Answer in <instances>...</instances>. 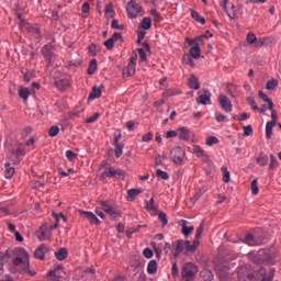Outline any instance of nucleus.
Masks as SVG:
<instances>
[{
  "label": "nucleus",
  "instance_id": "obj_1",
  "mask_svg": "<svg viewBox=\"0 0 281 281\" xmlns=\"http://www.w3.org/2000/svg\"><path fill=\"white\" fill-rule=\"evenodd\" d=\"M13 267L20 273H30L31 276H36V272L30 270V255L24 248H15L13 251Z\"/></svg>",
  "mask_w": 281,
  "mask_h": 281
},
{
  "label": "nucleus",
  "instance_id": "obj_2",
  "mask_svg": "<svg viewBox=\"0 0 281 281\" xmlns=\"http://www.w3.org/2000/svg\"><path fill=\"white\" fill-rule=\"evenodd\" d=\"M101 210L105 212V214H109L113 221H119V218H122V211H120L117 207L113 206V203L111 201H100Z\"/></svg>",
  "mask_w": 281,
  "mask_h": 281
},
{
  "label": "nucleus",
  "instance_id": "obj_3",
  "mask_svg": "<svg viewBox=\"0 0 281 281\" xmlns=\"http://www.w3.org/2000/svg\"><path fill=\"white\" fill-rule=\"evenodd\" d=\"M248 258L252 260L256 265H262L263 262H269L271 260V252L269 249H262L259 250L258 254L254 255V252H250L248 255Z\"/></svg>",
  "mask_w": 281,
  "mask_h": 281
},
{
  "label": "nucleus",
  "instance_id": "obj_4",
  "mask_svg": "<svg viewBox=\"0 0 281 281\" xmlns=\"http://www.w3.org/2000/svg\"><path fill=\"white\" fill-rule=\"evenodd\" d=\"M121 179L122 181H124L125 177H126V172L122 169H115L113 167H106L104 169V171L101 173V179Z\"/></svg>",
  "mask_w": 281,
  "mask_h": 281
},
{
  "label": "nucleus",
  "instance_id": "obj_5",
  "mask_svg": "<svg viewBox=\"0 0 281 281\" xmlns=\"http://www.w3.org/2000/svg\"><path fill=\"white\" fill-rule=\"evenodd\" d=\"M196 273H199V268L192 262L186 263L182 268L183 281H193Z\"/></svg>",
  "mask_w": 281,
  "mask_h": 281
},
{
  "label": "nucleus",
  "instance_id": "obj_6",
  "mask_svg": "<svg viewBox=\"0 0 281 281\" xmlns=\"http://www.w3.org/2000/svg\"><path fill=\"white\" fill-rule=\"evenodd\" d=\"M143 11L144 8H142L135 0H131L126 5V12L130 19H137Z\"/></svg>",
  "mask_w": 281,
  "mask_h": 281
},
{
  "label": "nucleus",
  "instance_id": "obj_7",
  "mask_svg": "<svg viewBox=\"0 0 281 281\" xmlns=\"http://www.w3.org/2000/svg\"><path fill=\"white\" fill-rule=\"evenodd\" d=\"M170 157L177 166H181L183 164V158L186 157V151H183V148L176 147L172 148L170 151Z\"/></svg>",
  "mask_w": 281,
  "mask_h": 281
},
{
  "label": "nucleus",
  "instance_id": "obj_8",
  "mask_svg": "<svg viewBox=\"0 0 281 281\" xmlns=\"http://www.w3.org/2000/svg\"><path fill=\"white\" fill-rule=\"evenodd\" d=\"M244 243L249 245V247H258L262 243V237L258 236L257 233L247 234L245 236Z\"/></svg>",
  "mask_w": 281,
  "mask_h": 281
},
{
  "label": "nucleus",
  "instance_id": "obj_9",
  "mask_svg": "<svg viewBox=\"0 0 281 281\" xmlns=\"http://www.w3.org/2000/svg\"><path fill=\"white\" fill-rule=\"evenodd\" d=\"M218 102L223 111H225L226 113H232L234 106L232 105V101L229 100V98H227V95L220 94Z\"/></svg>",
  "mask_w": 281,
  "mask_h": 281
},
{
  "label": "nucleus",
  "instance_id": "obj_10",
  "mask_svg": "<svg viewBox=\"0 0 281 281\" xmlns=\"http://www.w3.org/2000/svg\"><path fill=\"white\" fill-rule=\"evenodd\" d=\"M65 271L63 270V266H57L54 270H50L48 273L49 281H63V274Z\"/></svg>",
  "mask_w": 281,
  "mask_h": 281
},
{
  "label": "nucleus",
  "instance_id": "obj_11",
  "mask_svg": "<svg viewBox=\"0 0 281 281\" xmlns=\"http://www.w3.org/2000/svg\"><path fill=\"white\" fill-rule=\"evenodd\" d=\"M257 276L259 278H262L261 281H273V276H276V270L271 269L269 270V272L267 273V269L265 268H260L258 271H257Z\"/></svg>",
  "mask_w": 281,
  "mask_h": 281
},
{
  "label": "nucleus",
  "instance_id": "obj_12",
  "mask_svg": "<svg viewBox=\"0 0 281 281\" xmlns=\"http://www.w3.org/2000/svg\"><path fill=\"white\" fill-rule=\"evenodd\" d=\"M42 54H43L45 60H47L48 65H52V58H54V45L46 44L42 48Z\"/></svg>",
  "mask_w": 281,
  "mask_h": 281
},
{
  "label": "nucleus",
  "instance_id": "obj_13",
  "mask_svg": "<svg viewBox=\"0 0 281 281\" xmlns=\"http://www.w3.org/2000/svg\"><path fill=\"white\" fill-rule=\"evenodd\" d=\"M196 102L198 104H203L204 106L212 104V92L204 90V93L196 98Z\"/></svg>",
  "mask_w": 281,
  "mask_h": 281
},
{
  "label": "nucleus",
  "instance_id": "obj_14",
  "mask_svg": "<svg viewBox=\"0 0 281 281\" xmlns=\"http://www.w3.org/2000/svg\"><path fill=\"white\" fill-rule=\"evenodd\" d=\"M247 43L254 45V47H262L265 45V40L259 38L254 33L247 34Z\"/></svg>",
  "mask_w": 281,
  "mask_h": 281
},
{
  "label": "nucleus",
  "instance_id": "obj_15",
  "mask_svg": "<svg viewBox=\"0 0 281 281\" xmlns=\"http://www.w3.org/2000/svg\"><path fill=\"white\" fill-rule=\"evenodd\" d=\"M179 225H180L181 232H182L183 236H186V238H188V236H190V234H192V232H194V227L192 225H190V222H188L186 220H181L179 222Z\"/></svg>",
  "mask_w": 281,
  "mask_h": 281
},
{
  "label": "nucleus",
  "instance_id": "obj_16",
  "mask_svg": "<svg viewBox=\"0 0 281 281\" xmlns=\"http://www.w3.org/2000/svg\"><path fill=\"white\" fill-rule=\"evenodd\" d=\"M80 216H83V218H88L91 225H100V220L98 216L93 214V212L89 211H79Z\"/></svg>",
  "mask_w": 281,
  "mask_h": 281
},
{
  "label": "nucleus",
  "instance_id": "obj_17",
  "mask_svg": "<svg viewBox=\"0 0 281 281\" xmlns=\"http://www.w3.org/2000/svg\"><path fill=\"white\" fill-rule=\"evenodd\" d=\"M55 87H57L59 91H67V89L71 87V80L69 78L56 80Z\"/></svg>",
  "mask_w": 281,
  "mask_h": 281
},
{
  "label": "nucleus",
  "instance_id": "obj_18",
  "mask_svg": "<svg viewBox=\"0 0 281 281\" xmlns=\"http://www.w3.org/2000/svg\"><path fill=\"white\" fill-rule=\"evenodd\" d=\"M192 136V132L188 127L178 128V137L183 142H190V137Z\"/></svg>",
  "mask_w": 281,
  "mask_h": 281
},
{
  "label": "nucleus",
  "instance_id": "obj_19",
  "mask_svg": "<svg viewBox=\"0 0 281 281\" xmlns=\"http://www.w3.org/2000/svg\"><path fill=\"white\" fill-rule=\"evenodd\" d=\"M193 153L194 155H196V157H200L203 161H210V156L207 155V153H205V150H203V148H201V146L199 145L193 146Z\"/></svg>",
  "mask_w": 281,
  "mask_h": 281
},
{
  "label": "nucleus",
  "instance_id": "obj_20",
  "mask_svg": "<svg viewBox=\"0 0 281 281\" xmlns=\"http://www.w3.org/2000/svg\"><path fill=\"white\" fill-rule=\"evenodd\" d=\"M45 254H47V246L41 244L34 252L35 258L38 260H45Z\"/></svg>",
  "mask_w": 281,
  "mask_h": 281
},
{
  "label": "nucleus",
  "instance_id": "obj_21",
  "mask_svg": "<svg viewBox=\"0 0 281 281\" xmlns=\"http://www.w3.org/2000/svg\"><path fill=\"white\" fill-rule=\"evenodd\" d=\"M205 38H207V35H199L195 38H186V43H188V45L192 46V45H198L201 47V43H203L205 41Z\"/></svg>",
  "mask_w": 281,
  "mask_h": 281
},
{
  "label": "nucleus",
  "instance_id": "obj_22",
  "mask_svg": "<svg viewBox=\"0 0 281 281\" xmlns=\"http://www.w3.org/2000/svg\"><path fill=\"white\" fill-rule=\"evenodd\" d=\"M199 247V240H193V243H191L190 240H186L184 241V249L186 251H196Z\"/></svg>",
  "mask_w": 281,
  "mask_h": 281
},
{
  "label": "nucleus",
  "instance_id": "obj_23",
  "mask_svg": "<svg viewBox=\"0 0 281 281\" xmlns=\"http://www.w3.org/2000/svg\"><path fill=\"white\" fill-rule=\"evenodd\" d=\"M190 56H191V58L199 60V58H201V46L193 45V47H191V49H190Z\"/></svg>",
  "mask_w": 281,
  "mask_h": 281
},
{
  "label": "nucleus",
  "instance_id": "obj_24",
  "mask_svg": "<svg viewBox=\"0 0 281 281\" xmlns=\"http://www.w3.org/2000/svg\"><path fill=\"white\" fill-rule=\"evenodd\" d=\"M276 121H269L266 125V137L267 139H271L273 135V126H276Z\"/></svg>",
  "mask_w": 281,
  "mask_h": 281
},
{
  "label": "nucleus",
  "instance_id": "obj_25",
  "mask_svg": "<svg viewBox=\"0 0 281 281\" xmlns=\"http://www.w3.org/2000/svg\"><path fill=\"white\" fill-rule=\"evenodd\" d=\"M259 98H261L263 102H268V109L273 111V101L262 90L259 91Z\"/></svg>",
  "mask_w": 281,
  "mask_h": 281
},
{
  "label": "nucleus",
  "instance_id": "obj_26",
  "mask_svg": "<svg viewBox=\"0 0 281 281\" xmlns=\"http://www.w3.org/2000/svg\"><path fill=\"white\" fill-rule=\"evenodd\" d=\"M189 87H190V89H195V90L201 89V83L199 82V79L196 77H194V75H192L189 78Z\"/></svg>",
  "mask_w": 281,
  "mask_h": 281
},
{
  "label": "nucleus",
  "instance_id": "obj_27",
  "mask_svg": "<svg viewBox=\"0 0 281 281\" xmlns=\"http://www.w3.org/2000/svg\"><path fill=\"white\" fill-rule=\"evenodd\" d=\"M102 97V88L93 87L92 91L90 92L89 99L95 100Z\"/></svg>",
  "mask_w": 281,
  "mask_h": 281
},
{
  "label": "nucleus",
  "instance_id": "obj_28",
  "mask_svg": "<svg viewBox=\"0 0 281 281\" xmlns=\"http://www.w3.org/2000/svg\"><path fill=\"white\" fill-rule=\"evenodd\" d=\"M257 164L259 166H267L269 164V157L265 153H260L257 157Z\"/></svg>",
  "mask_w": 281,
  "mask_h": 281
},
{
  "label": "nucleus",
  "instance_id": "obj_29",
  "mask_svg": "<svg viewBox=\"0 0 281 281\" xmlns=\"http://www.w3.org/2000/svg\"><path fill=\"white\" fill-rule=\"evenodd\" d=\"M147 273L150 276L157 273V261L156 260H150L147 265Z\"/></svg>",
  "mask_w": 281,
  "mask_h": 281
},
{
  "label": "nucleus",
  "instance_id": "obj_30",
  "mask_svg": "<svg viewBox=\"0 0 281 281\" xmlns=\"http://www.w3.org/2000/svg\"><path fill=\"white\" fill-rule=\"evenodd\" d=\"M14 172H15L14 167H10V164H7L4 169L5 179H12L14 177Z\"/></svg>",
  "mask_w": 281,
  "mask_h": 281
},
{
  "label": "nucleus",
  "instance_id": "obj_31",
  "mask_svg": "<svg viewBox=\"0 0 281 281\" xmlns=\"http://www.w3.org/2000/svg\"><path fill=\"white\" fill-rule=\"evenodd\" d=\"M190 12L194 21H196L198 23H201V25H205V18L201 16V14H199V12L194 10H190Z\"/></svg>",
  "mask_w": 281,
  "mask_h": 281
},
{
  "label": "nucleus",
  "instance_id": "obj_32",
  "mask_svg": "<svg viewBox=\"0 0 281 281\" xmlns=\"http://www.w3.org/2000/svg\"><path fill=\"white\" fill-rule=\"evenodd\" d=\"M186 250V246H184V241L179 239L176 241V252L175 256H179L181 254V251Z\"/></svg>",
  "mask_w": 281,
  "mask_h": 281
},
{
  "label": "nucleus",
  "instance_id": "obj_33",
  "mask_svg": "<svg viewBox=\"0 0 281 281\" xmlns=\"http://www.w3.org/2000/svg\"><path fill=\"white\" fill-rule=\"evenodd\" d=\"M95 71H98V60L92 59L89 64L88 75L93 76V74H95Z\"/></svg>",
  "mask_w": 281,
  "mask_h": 281
},
{
  "label": "nucleus",
  "instance_id": "obj_34",
  "mask_svg": "<svg viewBox=\"0 0 281 281\" xmlns=\"http://www.w3.org/2000/svg\"><path fill=\"white\" fill-rule=\"evenodd\" d=\"M150 15L153 16L154 23H161V21H164V18H161V13L155 9L150 11Z\"/></svg>",
  "mask_w": 281,
  "mask_h": 281
},
{
  "label": "nucleus",
  "instance_id": "obj_35",
  "mask_svg": "<svg viewBox=\"0 0 281 281\" xmlns=\"http://www.w3.org/2000/svg\"><path fill=\"white\" fill-rule=\"evenodd\" d=\"M68 252L65 248H60L58 251L55 252V257L57 260H66Z\"/></svg>",
  "mask_w": 281,
  "mask_h": 281
},
{
  "label": "nucleus",
  "instance_id": "obj_36",
  "mask_svg": "<svg viewBox=\"0 0 281 281\" xmlns=\"http://www.w3.org/2000/svg\"><path fill=\"white\" fill-rule=\"evenodd\" d=\"M31 94H32V91H30V89L27 88H21L19 90V95L20 98H22V100H27Z\"/></svg>",
  "mask_w": 281,
  "mask_h": 281
},
{
  "label": "nucleus",
  "instance_id": "obj_37",
  "mask_svg": "<svg viewBox=\"0 0 281 281\" xmlns=\"http://www.w3.org/2000/svg\"><path fill=\"white\" fill-rule=\"evenodd\" d=\"M138 194H142V189H130L127 191V196L132 200L128 201H134L135 196H138Z\"/></svg>",
  "mask_w": 281,
  "mask_h": 281
},
{
  "label": "nucleus",
  "instance_id": "obj_38",
  "mask_svg": "<svg viewBox=\"0 0 281 281\" xmlns=\"http://www.w3.org/2000/svg\"><path fill=\"white\" fill-rule=\"evenodd\" d=\"M114 148L115 157L120 159L124 155V144L114 145Z\"/></svg>",
  "mask_w": 281,
  "mask_h": 281
},
{
  "label": "nucleus",
  "instance_id": "obj_39",
  "mask_svg": "<svg viewBox=\"0 0 281 281\" xmlns=\"http://www.w3.org/2000/svg\"><path fill=\"white\" fill-rule=\"evenodd\" d=\"M156 177L158 179H162L164 181H168V179H170V175H168V172H166L161 169L156 170Z\"/></svg>",
  "mask_w": 281,
  "mask_h": 281
},
{
  "label": "nucleus",
  "instance_id": "obj_40",
  "mask_svg": "<svg viewBox=\"0 0 281 281\" xmlns=\"http://www.w3.org/2000/svg\"><path fill=\"white\" fill-rule=\"evenodd\" d=\"M140 25L143 30H150V27H153V20H150V18H144Z\"/></svg>",
  "mask_w": 281,
  "mask_h": 281
},
{
  "label": "nucleus",
  "instance_id": "obj_41",
  "mask_svg": "<svg viewBox=\"0 0 281 281\" xmlns=\"http://www.w3.org/2000/svg\"><path fill=\"white\" fill-rule=\"evenodd\" d=\"M58 175H60V177H69V175H74V172H76V170H74V168H69L68 171H64L63 167H59L57 169Z\"/></svg>",
  "mask_w": 281,
  "mask_h": 281
},
{
  "label": "nucleus",
  "instance_id": "obj_42",
  "mask_svg": "<svg viewBox=\"0 0 281 281\" xmlns=\"http://www.w3.org/2000/svg\"><path fill=\"white\" fill-rule=\"evenodd\" d=\"M277 87H278V79H271L266 85V89H268V91H273Z\"/></svg>",
  "mask_w": 281,
  "mask_h": 281
},
{
  "label": "nucleus",
  "instance_id": "obj_43",
  "mask_svg": "<svg viewBox=\"0 0 281 281\" xmlns=\"http://www.w3.org/2000/svg\"><path fill=\"white\" fill-rule=\"evenodd\" d=\"M59 133H60V127H58L57 125H53V126L48 130V135H49V137H56Z\"/></svg>",
  "mask_w": 281,
  "mask_h": 281
},
{
  "label": "nucleus",
  "instance_id": "obj_44",
  "mask_svg": "<svg viewBox=\"0 0 281 281\" xmlns=\"http://www.w3.org/2000/svg\"><path fill=\"white\" fill-rule=\"evenodd\" d=\"M105 14H109L111 16V19H113V16H115V10L113 9L112 2H110L105 5Z\"/></svg>",
  "mask_w": 281,
  "mask_h": 281
},
{
  "label": "nucleus",
  "instance_id": "obj_45",
  "mask_svg": "<svg viewBox=\"0 0 281 281\" xmlns=\"http://www.w3.org/2000/svg\"><path fill=\"white\" fill-rule=\"evenodd\" d=\"M278 166H280V164L278 162V159L276 158V156L270 155V165H269L270 170H276Z\"/></svg>",
  "mask_w": 281,
  "mask_h": 281
},
{
  "label": "nucleus",
  "instance_id": "obj_46",
  "mask_svg": "<svg viewBox=\"0 0 281 281\" xmlns=\"http://www.w3.org/2000/svg\"><path fill=\"white\" fill-rule=\"evenodd\" d=\"M66 157L68 161H76V159H78V155L70 149L66 150Z\"/></svg>",
  "mask_w": 281,
  "mask_h": 281
},
{
  "label": "nucleus",
  "instance_id": "obj_47",
  "mask_svg": "<svg viewBox=\"0 0 281 281\" xmlns=\"http://www.w3.org/2000/svg\"><path fill=\"white\" fill-rule=\"evenodd\" d=\"M137 64H135L134 61H130L128 66H127V74L128 76H135V67Z\"/></svg>",
  "mask_w": 281,
  "mask_h": 281
},
{
  "label": "nucleus",
  "instance_id": "obj_48",
  "mask_svg": "<svg viewBox=\"0 0 281 281\" xmlns=\"http://www.w3.org/2000/svg\"><path fill=\"white\" fill-rule=\"evenodd\" d=\"M13 155L18 157V159H21V157H25V150L23 148L18 147L13 149Z\"/></svg>",
  "mask_w": 281,
  "mask_h": 281
},
{
  "label": "nucleus",
  "instance_id": "obj_49",
  "mask_svg": "<svg viewBox=\"0 0 281 281\" xmlns=\"http://www.w3.org/2000/svg\"><path fill=\"white\" fill-rule=\"evenodd\" d=\"M222 172L224 173L223 176V181L224 183H229V171L227 170V167H222Z\"/></svg>",
  "mask_w": 281,
  "mask_h": 281
},
{
  "label": "nucleus",
  "instance_id": "obj_50",
  "mask_svg": "<svg viewBox=\"0 0 281 281\" xmlns=\"http://www.w3.org/2000/svg\"><path fill=\"white\" fill-rule=\"evenodd\" d=\"M147 210H151L153 212H157V207L155 206V198H151L147 203H146Z\"/></svg>",
  "mask_w": 281,
  "mask_h": 281
},
{
  "label": "nucleus",
  "instance_id": "obj_51",
  "mask_svg": "<svg viewBox=\"0 0 281 281\" xmlns=\"http://www.w3.org/2000/svg\"><path fill=\"white\" fill-rule=\"evenodd\" d=\"M158 218L162 223L164 227H166V225H168V216L166 215V213L160 212L158 214Z\"/></svg>",
  "mask_w": 281,
  "mask_h": 281
},
{
  "label": "nucleus",
  "instance_id": "obj_52",
  "mask_svg": "<svg viewBox=\"0 0 281 281\" xmlns=\"http://www.w3.org/2000/svg\"><path fill=\"white\" fill-rule=\"evenodd\" d=\"M251 192L252 194H258L259 189H258V179H255L251 181Z\"/></svg>",
  "mask_w": 281,
  "mask_h": 281
},
{
  "label": "nucleus",
  "instance_id": "obj_53",
  "mask_svg": "<svg viewBox=\"0 0 281 281\" xmlns=\"http://www.w3.org/2000/svg\"><path fill=\"white\" fill-rule=\"evenodd\" d=\"M143 256H144L145 258H147V259H150V258H153V256H155V254L153 252V249H150V248H145V249L143 250Z\"/></svg>",
  "mask_w": 281,
  "mask_h": 281
},
{
  "label": "nucleus",
  "instance_id": "obj_54",
  "mask_svg": "<svg viewBox=\"0 0 281 281\" xmlns=\"http://www.w3.org/2000/svg\"><path fill=\"white\" fill-rule=\"evenodd\" d=\"M214 144H218V139L216 138V136H210L206 139V146H214Z\"/></svg>",
  "mask_w": 281,
  "mask_h": 281
},
{
  "label": "nucleus",
  "instance_id": "obj_55",
  "mask_svg": "<svg viewBox=\"0 0 281 281\" xmlns=\"http://www.w3.org/2000/svg\"><path fill=\"white\" fill-rule=\"evenodd\" d=\"M202 278H204V280L210 281L212 280L213 276H212V271L209 270H204L201 272Z\"/></svg>",
  "mask_w": 281,
  "mask_h": 281
},
{
  "label": "nucleus",
  "instance_id": "obj_56",
  "mask_svg": "<svg viewBox=\"0 0 281 281\" xmlns=\"http://www.w3.org/2000/svg\"><path fill=\"white\" fill-rule=\"evenodd\" d=\"M215 120L217 122H227V116H225V114H223V113L216 112Z\"/></svg>",
  "mask_w": 281,
  "mask_h": 281
},
{
  "label": "nucleus",
  "instance_id": "obj_57",
  "mask_svg": "<svg viewBox=\"0 0 281 281\" xmlns=\"http://www.w3.org/2000/svg\"><path fill=\"white\" fill-rule=\"evenodd\" d=\"M171 276H172V278H178L179 277V266H177V263L172 265Z\"/></svg>",
  "mask_w": 281,
  "mask_h": 281
},
{
  "label": "nucleus",
  "instance_id": "obj_58",
  "mask_svg": "<svg viewBox=\"0 0 281 281\" xmlns=\"http://www.w3.org/2000/svg\"><path fill=\"white\" fill-rule=\"evenodd\" d=\"M179 135V130L177 131H168L166 133V138L167 139H172V137H177Z\"/></svg>",
  "mask_w": 281,
  "mask_h": 281
},
{
  "label": "nucleus",
  "instance_id": "obj_59",
  "mask_svg": "<svg viewBox=\"0 0 281 281\" xmlns=\"http://www.w3.org/2000/svg\"><path fill=\"white\" fill-rule=\"evenodd\" d=\"M244 135H246V137H249V135H254V128L251 127V125L244 126Z\"/></svg>",
  "mask_w": 281,
  "mask_h": 281
},
{
  "label": "nucleus",
  "instance_id": "obj_60",
  "mask_svg": "<svg viewBox=\"0 0 281 281\" xmlns=\"http://www.w3.org/2000/svg\"><path fill=\"white\" fill-rule=\"evenodd\" d=\"M203 229H204V226L203 224H201L198 229H196V233H195V240H199L201 238V236L203 235Z\"/></svg>",
  "mask_w": 281,
  "mask_h": 281
},
{
  "label": "nucleus",
  "instance_id": "obj_61",
  "mask_svg": "<svg viewBox=\"0 0 281 281\" xmlns=\"http://www.w3.org/2000/svg\"><path fill=\"white\" fill-rule=\"evenodd\" d=\"M120 139H122V132H115V133H114L113 144H114V145L121 144V143H120Z\"/></svg>",
  "mask_w": 281,
  "mask_h": 281
},
{
  "label": "nucleus",
  "instance_id": "obj_62",
  "mask_svg": "<svg viewBox=\"0 0 281 281\" xmlns=\"http://www.w3.org/2000/svg\"><path fill=\"white\" fill-rule=\"evenodd\" d=\"M138 55H139L142 63H145V60L147 59L146 50H144V48H138Z\"/></svg>",
  "mask_w": 281,
  "mask_h": 281
},
{
  "label": "nucleus",
  "instance_id": "obj_63",
  "mask_svg": "<svg viewBox=\"0 0 281 281\" xmlns=\"http://www.w3.org/2000/svg\"><path fill=\"white\" fill-rule=\"evenodd\" d=\"M104 45L108 49H113L115 42L110 37L108 41L104 42Z\"/></svg>",
  "mask_w": 281,
  "mask_h": 281
},
{
  "label": "nucleus",
  "instance_id": "obj_64",
  "mask_svg": "<svg viewBox=\"0 0 281 281\" xmlns=\"http://www.w3.org/2000/svg\"><path fill=\"white\" fill-rule=\"evenodd\" d=\"M153 133L149 132L143 136V142H153Z\"/></svg>",
  "mask_w": 281,
  "mask_h": 281
}]
</instances>
